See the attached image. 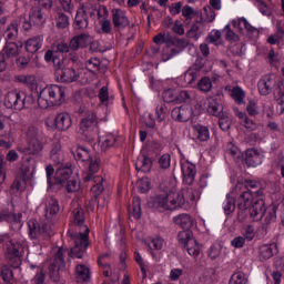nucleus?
I'll return each mask as SVG.
<instances>
[{
	"label": "nucleus",
	"mask_w": 284,
	"mask_h": 284,
	"mask_svg": "<svg viewBox=\"0 0 284 284\" xmlns=\"http://www.w3.org/2000/svg\"><path fill=\"white\" fill-rule=\"evenodd\" d=\"M171 116L172 119H175V121L185 123L192 119V106L174 108L171 111Z\"/></svg>",
	"instance_id": "obj_18"
},
{
	"label": "nucleus",
	"mask_w": 284,
	"mask_h": 284,
	"mask_svg": "<svg viewBox=\"0 0 284 284\" xmlns=\"http://www.w3.org/2000/svg\"><path fill=\"white\" fill-rule=\"evenodd\" d=\"M50 159L54 165H61L63 163V152L61 151V144L55 143L52 145Z\"/></svg>",
	"instance_id": "obj_31"
},
{
	"label": "nucleus",
	"mask_w": 284,
	"mask_h": 284,
	"mask_svg": "<svg viewBox=\"0 0 284 284\" xmlns=\"http://www.w3.org/2000/svg\"><path fill=\"white\" fill-rule=\"evenodd\" d=\"M0 276L4 283H10L14 278V273L10 270V266L3 265L1 266Z\"/></svg>",
	"instance_id": "obj_47"
},
{
	"label": "nucleus",
	"mask_w": 284,
	"mask_h": 284,
	"mask_svg": "<svg viewBox=\"0 0 284 284\" xmlns=\"http://www.w3.org/2000/svg\"><path fill=\"white\" fill-rule=\"evenodd\" d=\"M6 256H17L21 255V250H23V245L21 243L14 241V240H9L6 242Z\"/></svg>",
	"instance_id": "obj_27"
},
{
	"label": "nucleus",
	"mask_w": 284,
	"mask_h": 284,
	"mask_svg": "<svg viewBox=\"0 0 284 284\" xmlns=\"http://www.w3.org/2000/svg\"><path fill=\"white\" fill-rule=\"evenodd\" d=\"M26 136L27 143L30 141H39V129L37 126H29Z\"/></svg>",
	"instance_id": "obj_53"
},
{
	"label": "nucleus",
	"mask_w": 284,
	"mask_h": 284,
	"mask_svg": "<svg viewBox=\"0 0 284 284\" xmlns=\"http://www.w3.org/2000/svg\"><path fill=\"white\" fill-rule=\"evenodd\" d=\"M224 32H225L226 41H231L232 43H236L237 41H241V38L239 37V34H235L234 31H232V29L230 28V24H227L224 28Z\"/></svg>",
	"instance_id": "obj_54"
},
{
	"label": "nucleus",
	"mask_w": 284,
	"mask_h": 284,
	"mask_svg": "<svg viewBox=\"0 0 284 284\" xmlns=\"http://www.w3.org/2000/svg\"><path fill=\"white\" fill-rule=\"evenodd\" d=\"M73 223L83 230L78 234H70V237L74 242V246L71 247L69 256L71 258H83L85 251L90 246V229L85 225V211L83 209H74Z\"/></svg>",
	"instance_id": "obj_3"
},
{
	"label": "nucleus",
	"mask_w": 284,
	"mask_h": 284,
	"mask_svg": "<svg viewBox=\"0 0 284 284\" xmlns=\"http://www.w3.org/2000/svg\"><path fill=\"white\" fill-rule=\"evenodd\" d=\"M276 244H263L260 246V258L262 261H267L274 256V252H276Z\"/></svg>",
	"instance_id": "obj_30"
},
{
	"label": "nucleus",
	"mask_w": 284,
	"mask_h": 284,
	"mask_svg": "<svg viewBox=\"0 0 284 284\" xmlns=\"http://www.w3.org/2000/svg\"><path fill=\"white\" fill-rule=\"evenodd\" d=\"M229 284H247V280L245 278V273L243 272L234 273L231 276Z\"/></svg>",
	"instance_id": "obj_51"
},
{
	"label": "nucleus",
	"mask_w": 284,
	"mask_h": 284,
	"mask_svg": "<svg viewBox=\"0 0 284 284\" xmlns=\"http://www.w3.org/2000/svg\"><path fill=\"white\" fill-rule=\"evenodd\" d=\"M28 146L26 149L27 154H41L43 152V143L40 140H32L27 142Z\"/></svg>",
	"instance_id": "obj_38"
},
{
	"label": "nucleus",
	"mask_w": 284,
	"mask_h": 284,
	"mask_svg": "<svg viewBox=\"0 0 284 284\" xmlns=\"http://www.w3.org/2000/svg\"><path fill=\"white\" fill-rule=\"evenodd\" d=\"M70 50H72L70 48V43L68 44V42H65V41H60V42L53 44L52 49L47 50V52L44 54V61L47 63H50V61H52V63H54L55 59H61L60 54H68V52H70Z\"/></svg>",
	"instance_id": "obj_13"
},
{
	"label": "nucleus",
	"mask_w": 284,
	"mask_h": 284,
	"mask_svg": "<svg viewBox=\"0 0 284 284\" xmlns=\"http://www.w3.org/2000/svg\"><path fill=\"white\" fill-rule=\"evenodd\" d=\"M193 130L197 141H210V129H207V126L196 124L193 126Z\"/></svg>",
	"instance_id": "obj_36"
},
{
	"label": "nucleus",
	"mask_w": 284,
	"mask_h": 284,
	"mask_svg": "<svg viewBox=\"0 0 284 284\" xmlns=\"http://www.w3.org/2000/svg\"><path fill=\"white\" fill-rule=\"evenodd\" d=\"M197 88L201 92H210L212 90V81L210 78L204 77L197 82Z\"/></svg>",
	"instance_id": "obj_52"
},
{
	"label": "nucleus",
	"mask_w": 284,
	"mask_h": 284,
	"mask_svg": "<svg viewBox=\"0 0 284 284\" xmlns=\"http://www.w3.org/2000/svg\"><path fill=\"white\" fill-rule=\"evenodd\" d=\"M77 278L78 281L88 282L90 281V268L83 264H79L75 267Z\"/></svg>",
	"instance_id": "obj_41"
},
{
	"label": "nucleus",
	"mask_w": 284,
	"mask_h": 284,
	"mask_svg": "<svg viewBox=\"0 0 284 284\" xmlns=\"http://www.w3.org/2000/svg\"><path fill=\"white\" fill-rule=\"evenodd\" d=\"M85 68L91 74H97V72H104L108 70L105 67H101V60L99 58H91L85 62Z\"/></svg>",
	"instance_id": "obj_26"
},
{
	"label": "nucleus",
	"mask_w": 284,
	"mask_h": 284,
	"mask_svg": "<svg viewBox=\"0 0 284 284\" xmlns=\"http://www.w3.org/2000/svg\"><path fill=\"white\" fill-rule=\"evenodd\" d=\"M61 8L68 14H72L74 12V4H72V0H60Z\"/></svg>",
	"instance_id": "obj_60"
},
{
	"label": "nucleus",
	"mask_w": 284,
	"mask_h": 284,
	"mask_svg": "<svg viewBox=\"0 0 284 284\" xmlns=\"http://www.w3.org/2000/svg\"><path fill=\"white\" fill-rule=\"evenodd\" d=\"M162 97L165 103H176V91L173 89L164 90Z\"/></svg>",
	"instance_id": "obj_55"
},
{
	"label": "nucleus",
	"mask_w": 284,
	"mask_h": 284,
	"mask_svg": "<svg viewBox=\"0 0 284 284\" xmlns=\"http://www.w3.org/2000/svg\"><path fill=\"white\" fill-rule=\"evenodd\" d=\"M257 88L262 97H267V94H271L272 88H274V81L272 80V77L265 75L257 83Z\"/></svg>",
	"instance_id": "obj_23"
},
{
	"label": "nucleus",
	"mask_w": 284,
	"mask_h": 284,
	"mask_svg": "<svg viewBox=\"0 0 284 284\" xmlns=\"http://www.w3.org/2000/svg\"><path fill=\"white\" fill-rule=\"evenodd\" d=\"M13 81H16V83H22L23 85H34L37 78H34V75L19 74L14 75Z\"/></svg>",
	"instance_id": "obj_44"
},
{
	"label": "nucleus",
	"mask_w": 284,
	"mask_h": 284,
	"mask_svg": "<svg viewBox=\"0 0 284 284\" xmlns=\"http://www.w3.org/2000/svg\"><path fill=\"white\" fill-rule=\"evenodd\" d=\"M192 101V98L190 97V92L187 91H181L175 99V104L180 103H190Z\"/></svg>",
	"instance_id": "obj_58"
},
{
	"label": "nucleus",
	"mask_w": 284,
	"mask_h": 284,
	"mask_svg": "<svg viewBox=\"0 0 284 284\" xmlns=\"http://www.w3.org/2000/svg\"><path fill=\"white\" fill-rule=\"evenodd\" d=\"M71 154L74 156L75 161H82V163H89V172L84 175L83 182L91 183V192L94 199H99L100 194H103L105 187L103 182L105 181L101 175H94L99 170H101V160L94 159L90 155V151L83 146H78L71 150Z\"/></svg>",
	"instance_id": "obj_2"
},
{
	"label": "nucleus",
	"mask_w": 284,
	"mask_h": 284,
	"mask_svg": "<svg viewBox=\"0 0 284 284\" xmlns=\"http://www.w3.org/2000/svg\"><path fill=\"white\" fill-rule=\"evenodd\" d=\"M52 190H65L68 194L79 192L81 186L79 182L72 178V169L70 168H59L55 171L53 180H50Z\"/></svg>",
	"instance_id": "obj_6"
},
{
	"label": "nucleus",
	"mask_w": 284,
	"mask_h": 284,
	"mask_svg": "<svg viewBox=\"0 0 284 284\" xmlns=\"http://www.w3.org/2000/svg\"><path fill=\"white\" fill-rule=\"evenodd\" d=\"M243 159L247 168H258L263 163V155L256 149H247L243 154Z\"/></svg>",
	"instance_id": "obj_14"
},
{
	"label": "nucleus",
	"mask_w": 284,
	"mask_h": 284,
	"mask_svg": "<svg viewBox=\"0 0 284 284\" xmlns=\"http://www.w3.org/2000/svg\"><path fill=\"white\" fill-rule=\"evenodd\" d=\"M112 22L116 30H123V28H128L130 26V20H128V16L121 9H113L111 11Z\"/></svg>",
	"instance_id": "obj_15"
},
{
	"label": "nucleus",
	"mask_w": 284,
	"mask_h": 284,
	"mask_svg": "<svg viewBox=\"0 0 284 284\" xmlns=\"http://www.w3.org/2000/svg\"><path fill=\"white\" fill-rule=\"evenodd\" d=\"M41 45H43V41L40 37L31 38L26 42V50L30 54H34L41 50Z\"/></svg>",
	"instance_id": "obj_32"
},
{
	"label": "nucleus",
	"mask_w": 284,
	"mask_h": 284,
	"mask_svg": "<svg viewBox=\"0 0 284 284\" xmlns=\"http://www.w3.org/2000/svg\"><path fill=\"white\" fill-rule=\"evenodd\" d=\"M166 44L169 47L174 45L175 48H180V50H185V48L190 45V41L166 34Z\"/></svg>",
	"instance_id": "obj_34"
},
{
	"label": "nucleus",
	"mask_w": 284,
	"mask_h": 284,
	"mask_svg": "<svg viewBox=\"0 0 284 284\" xmlns=\"http://www.w3.org/2000/svg\"><path fill=\"white\" fill-rule=\"evenodd\" d=\"M151 185L152 182L150 181V178H142L138 182V190L141 192V194H145V192H150Z\"/></svg>",
	"instance_id": "obj_49"
},
{
	"label": "nucleus",
	"mask_w": 284,
	"mask_h": 284,
	"mask_svg": "<svg viewBox=\"0 0 284 284\" xmlns=\"http://www.w3.org/2000/svg\"><path fill=\"white\" fill-rule=\"evenodd\" d=\"M159 165L162 170H168L170 168V154H163L159 159Z\"/></svg>",
	"instance_id": "obj_63"
},
{
	"label": "nucleus",
	"mask_w": 284,
	"mask_h": 284,
	"mask_svg": "<svg viewBox=\"0 0 284 284\" xmlns=\"http://www.w3.org/2000/svg\"><path fill=\"white\" fill-rule=\"evenodd\" d=\"M116 143V138L114 135H108L106 139L102 142V150H108V148H112Z\"/></svg>",
	"instance_id": "obj_62"
},
{
	"label": "nucleus",
	"mask_w": 284,
	"mask_h": 284,
	"mask_svg": "<svg viewBox=\"0 0 284 284\" xmlns=\"http://www.w3.org/2000/svg\"><path fill=\"white\" fill-rule=\"evenodd\" d=\"M219 118V125L223 132H227L232 128V118L227 113H222Z\"/></svg>",
	"instance_id": "obj_43"
},
{
	"label": "nucleus",
	"mask_w": 284,
	"mask_h": 284,
	"mask_svg": "<svg viewBox=\"0 0 284 284\" xmlns=\"http://www.w3.org/2000/svg\"><path fill=\"white\" fill-rule=\"evenodd\" d=\"M29 21H31V23L34 26H38V28H41V26L45 23V13H43L41 8L34 7L29 12Z\"/></svg>",
	"instance_id": "obj_22"
},
{
	"label": "nucleus",
	"mask_w": 284,
	"mask_h": 284,
	"mask_svg": "<svg viewBox=\"0 0 284 284\" xmlns=\"http://www.w3.org/2000/svg\"><path fill=\"white\" fill-rule=\"evenodd\" d=\"M219 39H221V31L215 30L206 37V42L207 43H216V41H219Z\"/></svg>",
	"instance_id": "obj_64"
},
{
	"label": "nucleus",
	"mask_w": 284,
	"mask_h": 284,
	"mask_svg": "<svg viewBox=\"0 0 284 284\" xmlns=\"http://www.w3.org/2000/svg\"><path fill=\"white\" fill-rule=\"evenodd\" d=\"M77 12L91 19L92 17H97V12H98V17H101V11H98L97 6H94L92 2L82 3L80 8L77 10Z\"/></svg>",
	"instance_id": "obj_25"
},
{
	"label": "nucleus",
	"mask_w": 284,
	"mask_h": 284,
	"mask_svg": "<svg viewBox=\"0 0 284 284\" xmlns=\"http://www.w3.org/2000/svg\"><path fill=\"white\" fill-rule=\"evenodd\" d=\"M21 48H23V42H7L1 54H4L7 59H14V57H19Z\"/></svg>",
	"instance_id": "obj_20"
},
{
	"label": "nucleus",
	"mask_w": 284,
	"mask_h": 284,
	"mask_svg": "<svg viewBox=\"0 0 284 284\" xmlns=\"http://www.w3.org/2000/svg\"><path fill=\"white\" fill-rule=\"evenodd\" d=\"M233 26L234 28H236L237 26L240 32H243V28H241V26H243L245 30H247V32H256V28L252 27V24H250V22H247L245 18H240L239 23H236V21H233Z\"/></svg>",
	"instance_id": "obj_48"
},
{
	"label": "nucleus",
	"mask_w": 284,
	"mask_h": 284,
	"mask_svg": "<svg viewBox=\"0 0 284 284\" xmlns=\"http://www.w3.org/2000/svg\"><path fill=\"white\" fill-rule=\"evenodd\" d=\"M59 201L54 197H50L45 203V219L47 222H42L39 224L37 220H30L28 222L29 227V236L31 239H37V236L43 237L45 241L52 236V221L59 214Z\"/></svg>",
	"instance_id": "obj_4"
},
{
	"label": "nucleus",
	"mask_w": 284,
	"mask_h": 284,
	"mask_svg": "<svg viewBox=\"0 0 284 284\" xmlns=\"http://www.w3.org/2000/svg\"><path fill=\"white\" fill-rule=\"evenodd\" d=\"M178 241L182 247L186 248V252L193 258H196L201 254V246L194 240L192 231H182L178 234Z\"/></svg>",
	"instance_id": "obj_11"
},
{
	"label": "nucleus",
	"mask_w": 284,
	"mask_h": 284,
	"mask_svg": "<svg viewBox=\"0 0 284 284\" xmlns=\"http://www.w3.org/2000/svg\"><path fill=\"white\" fill-rule=\"evenodd\" d=\"M225 90H229L231 92L232 99H234L235 103H243V99H245V92L240 87H226Z\"/></svg>",
	"instance_id": "obj_40"
},
{
	"label": "nucleus",
	"mask_w": 284,
	"mask_h": 284,
	"mask_svg": "<svg viewBox=\"0 0 284 284\" xmlns=\"http://www.w3.org/2000/svg\"><path fill=\"white\" fill-rule=\"evenodd\" d=\"M34 175V165L30 164V159H27L20 168V178H22L23 183L32 180Z\"/></svg>",
	"instance_id": "obj_24"
},
{
	"label": "nucleus",
	"mask_w": 284,
	"mask_h": 284,
	"mask_svg": "<svg viewBox=\"0 0 284 284\" xmlns=\"http://www.w3.org/2000/svg\"><path fill=\"white\" fill-rule=\"evenodd\" d=\"M30 97L23 91L12 90L9 91L4 97V105L7 108H13V110H23L30 105Z\"/></svg>",
	"instance_id": "obj_10"
},
{
	"label": "nucleus",
	"mask_w": 284,
	"mask_h": 284,
	"mask_svg": "<svg viewBox=\"0 0 284 284\" xmlns=\"http://www.w3.org/2000/svg\"><path fill=\"white\" fill-rule=\"evenodd\" d=\"M53 71L55 79H58V81L61 83H74V81H79L77 70L70 67V64H68V60L64 58H55L53 62Z\"/></svg>",
	"instance_id": "obj_9"
},
{
	"label": "nucleus",
	"mask_w": 284,
	"mask_h": 284,
	"mask_svg": "<svg viewBox=\"0 0 284 284\" xmlns=\"http://www.w3.org/2000/svg\"><path fill=\"white\" fill-rule=\"evenodd\" d=\"M263 190L243 191L237 197V221L244 223L250 216L252 221H261L264 212Z\"/></svg>",
	"instance_id": "obj_1"
},
{
	"label": "nucleus",
	"mask_w": 284,
	"mask_h": 284,
	"mask_svg": "<svg viewBox=\"0 0 284 284\" xmlns=\"http://www.w3.org/2000/svg\"><path fill=\"white\" fill-rule=\"evenodd\" d=\"M152 159L142 155V158L135 163V170H138V172L148 174V172L152 170Z\"/></svg>",
	"instance_id": "obj_33"
},
{
	"label": "nucleus",
	"mask_w": 284,
	"mask_h": 284,
	"mask_svg": "<svg viewBox=\"0 0 284 284\" xmlns=\"http://www.w3.org/2000/svg\"><path fill=\"white\" fill-rule=\"evenodd\" d=\"M185 196H187V191H179L170 195H160L154 199V207H162V210H179L185 205Z\"/></svg>",
	"instance_id": "obj_8"
},
{
	"label": "nucleus",
	"mask_w": 284,
	"mask_h": 284,
	"mask_svg": "<svg viewBox=\"0 0 284 284\" xmlns=\"http://www.w3.org/2000/svg\"><path fill=\"white\" fill-rule=\"evenodd\" d=\"M224 213L230 215L236 210V200L230 195H226L225 204H224Z\"/></svg>",
	"instance_id": "obj_46"
},
{
	"label": "nucleus",
	"mask_w": 284,
	"mask_h": 284,
	"mask_svg": "<svg viewBox=\"0 0 284 284\" xmlns=\"http://www.w3.org/2000/svg\"><path fill=\"white\" fill-rule=\"evenodd\" d=\"M88 26H90V18H88V16H83V13H80L79 11H77L75 13V18L73 21V28L74 30H88Z\"/></svg>",
	"instance_id": "obj_29"
},
{
	"label": "nucleus",
	"mask_w": 284,
	"mask_h": 284,
	"mask_svg": "<svg viewBox=\"0 0 284 284\" xmlns=\"http://www.w3.org/2000/svg\"><path fill=\"white\" fill-rule=\"evenodd\" d=\"M99 130V118L94 111H89L80 121L79 132L87 143H94Z\"/></svg>",
	"instance_id": "obj_7"
},
{
	"label": "nucleus",
	"mask_w": 284,
	"mask_h": 284,
	"mask_svg": "<svg viewBox=\"0 0 284 284\" xmlns=\"http://www.w3.org/2000/svg\"><path fill=\"white\" fill-rule=\"evenodd\" d=\"M21 214H16L9 211H2V223H21Z\"/></svg>",
	"instance_id": "obj_45"
},
{
	"label": "nucleus",
	"mask_w": 284,
	"mask_h": 284,
	"mask_svg": "<svg viewBox=\"0 0 284 284\" xmlns=\"http://www.w3.org/2000/svg\"><path fill=\"white\" fill-rule=\"evenodd\" d=\"M203 34V22L196 20L189 31H186L187 39H193L194 41H199L201 36Z\"/></svg>",
	"instance_id": "obj_28"
},
{
	"label": "nucleus",
	"mask_w": 284,
	"mask_h": 284,
	"mask_svg": "<svg viewBox=\"0 0 284 284\" xmlns=\"http://www.w3.org/2000/svg\"><path fill=\"white\" fill-rule=\"evenodd\" d=\"M65 267V257L63 256V248H59L54 255L53 262L49 265V276L54 283H59L61 275L60 270Z\"/></svg>",
	"instance_id": "obj_12"
},
{
	"label": "nucleus",
	"mask_w": 284,
	"mask_h": 284,
	"mask_svg": "<svg viewBox=\"0 0 284 284\" xmlns=\"http://www.w3.org/2000/svg\"><path fill=\"white\" fill-rule=\"evenodd\" d=\"M173 223L175 225H179L184 232H190L192 227L194 226V219H192V215L187 213H182L175 217H173Z\"/></svg>",
	"instance_id": "obj_19"
},
{
	"label": "nucleus",
	"mask_w": 284,
	"mask_h": 284,
	"mask_svg": "<svg viewBox=\"0 0 284 284\" xmlns=\"http://www.w3.org/2000/svg\"><path fill=\"white\" fill-rule=\"evenodd\" d=\"M166 108L165 104H161L160 106H156V116H158V121L161 123V121H165V116H166Z\"/></svg>",
	"instance_id": "obj_61"
},
{
	"label": "nucleus",
	"mask_w": 284,
	"mask_h": 284,
	"mask_svg": "<svg viewBox=\"0 0 284 284\" xmlns=\"http://www.w3.org/2000/svg\"><path fill=\"white\" fill-rule=\"evenodd\" d=\"M132 215L134 219L139 221L141 219V199L140 197H133L132 202Z\"/></svg>",
	"instance_id": "obj_50"
},
{
	"label": "nucleus",
	"mask_w": 284,
	"mask_h": 284,
	"mask_svg": "<svg viewBox=\"0 0 284 284\" xmlns=\"http://www.w3.org/2000/svg\"><path fill=\"white\" fill-rule=\"evenodd\" d=\"M181 170L183 183H185L186 185H192L194 183V179H196V165L190 162H184L181 165Z\"/></svg>",
	"instance_id": "obj_16"
},
{
	"label": "nucleus",
	"mask_w": 284,
	"mask_h": 284,
	"mask_svg": "<svg viewBox=\"0 0 284 284\" xmlns=\"http://www.w3.org/2000/svg\"><path fill=\"white\" fill-rule=\"evenodd\" d=\"M262 219H264V223H266V225H270V223H274V221H276V206L271 205L267 209H265L264 202V211Z\"/></svg>",
	"instance_id": "obj_37"
},
{
	"label": "nucleus",
	"mask_w": 284,
	"mask_h": 284,
	"mask_svg": "<svg viewBox=\"0 0 284 284\" xmlns=\"http://www.w3.org/2000/svg\"><path fill=\"white\" fill-rule=\"evenodd\" d=\"M55 26L60 30H65L70 26V17L63 13V11H58L55 14Z\"/></svg>",
	"instance_id": "obj_39"
},
{
	"label": "nucleus",
	"mask_w": 284,
	"mask_h": 284,
	"mask_svg": "<svg viewBox=\"0 0 284 284\" xmlns=\"http://www.w3.org/2000/svg\"><path fill=\"white\" fill-rule=\"evenodd\" d=\"M53 121L55 130H59L60 132H65V130L72 128V118L65 112L58 113Z\"/></svg>",
	"instance_id": "obj_17"
},
{
	"label": "nucleus",
	"mask_w": 284,
	"mask_h": 284,
	"mask_svg": "<svg viewBox=\"0 0 284 284\" xmlns=\"http://www.w3.org/2000/svg\"><path fill=\"white\" fill-rule=\"evenodd\" d=\"M88 45H90V36L85 33L75 36L70 40V48L73 52H77L80 48H88Z\"/></svg>",
	"instance_id": "obj_21"
},
{
	"label": "nucleus",
	"mask_w": 284,
	"mask_h": 284,
	"mask_svg": "<svg viewBox=\"0 0 284 284\" xmlns=\"http://www.w3.org/2000/svg\"><path fill=\"white\" fill-rule=\"evenodd\" d=\"M244 185L246 187V192H250V190H252L253 192H258V190H262L261 183L253 180H245Z\"/></svg>",
	"instance_id": "obj_59"
},
{
	"label": "nucleus",
	"mask_w": 284,
	"mask_h": 284,
	"mask_svg": "<svg viewBox=\"0 0 284 284\" xmlns=\"http://www.w3.org/2000/svg\"><path fill=\"white\" fill-rule=\"evenodd\" d=\"M182 191H185V192H186L185 199L189 197L192 203H194V201H199V199H201V193L199 192V190H194V189H182Z\"/></svg>",
	"instance_id": "obj_57"
},
{
	"label": "nucleus",
	"mask_w": 284,
	"mask_h": 284,
	"mask_svg": "<svg viewBox=\"0 0 284 284\" xmlns=\"http://www.w3.org/2000/svg\"><path fill=\"white\" fill-rule=\"evenodd\" d=\"M207 112L212 114V116H220L224 113L223 104L219 103L216 100H211L207 105Z\"/></svg>",
	"instance_id": "obj_42"
},
{
	"label": "nucleus",
	"mask_w": 284,
	"mask_h": 284,
	"mask_svg": "<svg viewBox=\"0 0 284 284\" xmlns=\"http://www.w3.org/2000/svg\"><path fill=\"white\" fill-rule=\"evenodd\" d=\"M65 101V88L57 84L47 85L38 94V105L48 110L52 105H61Z\"/></svg>",
	"instance_id": "obj_5"
},
{
	"label": "nucleus",
	"mask_w": 284,
	"mask_h": 284,
	"mask_svg": "<svg viewBox=\"0 0 284 284\" xmlns=\"http://www.w3.org/2000/svg\"><path fill=\"white\" fill-rule=\"evenodd\" d=\"M4 36L9 41H14L19 37V22L17 20L11 21L4 31Z\"/></svg>",
	"instance_id": "obj_35"
},
{
	"label": "nucleus",
	"mask_w": 284,
	"mask_h": 284,
	"mask_svg": "<svg viewBox=\"0 0 284 284\" xmlns=\"http://www.w3.org/2000/svg\"><path fill=\"white\" fill-rule=\"evenodd\" d=\"M6 258L10 267H13V270H18V267H21V255H7Z\"/></svg>",
	"instance_id": "obj_56"
}]
</instances>
